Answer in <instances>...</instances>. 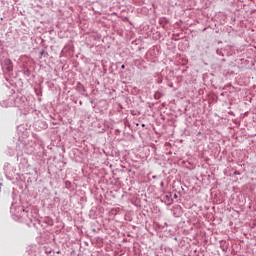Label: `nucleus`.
<instances>
[{
  "mask_svg": "<svg viewBox=\"0 0 256 256\" xmlns=\"http://www.w3.org/2000/svg\"><path fill=\"white\" fill-rule=\"evenodd\" d=\"M8 71H13V66H8Z\"/></svg>",
  "mask_w": 256,
  "mask_h": 256,
  "instance_id": "1",
  "label": "nucleus"
},
{
  "mask_svg": "<svg viewBox=\"0 0 256 256\" xmlns=\"http://www.w3.org/2000/svg\"><path fill=\"white\" fill-rule=\"evenodd\" d=\"M121 69H125V65L124 64L121 66Z\"/></svg>",
  "mask_w": 256,
  "mask_h": 256,
  "instance_id": "2",
  "label": "nucleus"
},
{
  "mask_svg": "<svg viewBox=\"0 0 256 256\" xmlns=\"http://www.w3.org/2000/svg\"><path fill=\"white\" fill-rule=\"evenodd\" d=\"M56 253H57V255H59L61 253V251H57Z\"/></svg>",
  "mask_w": 256,
  "mask_h": 256,
  "instance_id": "3",
  "label": "nucleus"
},
{
  "mask_svg": "<svg viewBox=\"0 0 256 256\" xmlns=\"http://www.w3.org/2000/svg\"><path fill=\"white\" fill-rule=\"evenodd\" d=\"M170 87H173V84H170Z\"/></svg>",
  "mask_w": 256,
  "mask_h": 256,
  "instance_id": "4",
  "label": "nucleus"
}]
</instances>
